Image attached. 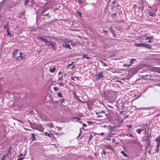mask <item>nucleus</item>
Here are the masks:
<instances>
[{"label": "nucleus", "mask_w": 160, "mask_h": 160, "mask_svg": "<svg viewBox=\"0 0 160 160\" xmlns=\"http://www.w3.org/2000/svg\"><path fill=\"white\" fill-rule=\"evenodd\" d=\"M38 40L44 42L47 46H51L53 50L55 51L56 50L57 44L55 42L53 41H48L47 39L41 36H38Z\"/></svg>", "instance_id": "f257e3e1"}, {"label": "nucleus", "mask_w": 160, "mask_h": 160, "mask_svg": "<svg viewBox=\"0 0 160 160\" xmlns=\"http://www.w3.org/2000/svg\"><path fill=\"white\" fill-rule=\"evenodd\" d=\"M96 114L97 115L98 118H101L102 119H105L108 115V114L106 113V112L104 111L97 112Z\"/></svg>", "instance_id": "f03ea898"}, {"label": "nucleus", "mask_w": 160, "mask_h": 160, "mask_svg": "<svg viewBox=\"0 0 160 160\" xmlns=\"http://www.w3.org/2000/svg\"><path fill=\"white\" fill-rule=\"evenodd\" d=\"M134 45L135 46L138 47H142L149 49H150L152 48L150 44H148L143 43H135Z\"/></svg>", "instance_id": "7ed1b4c3"}, {"label": "nucleus", "mask_w": 160, "mask_h": 160, "mask_svg": "<svg viewBox=\"0 0 160 160\" xmlns=\"http://www.w3.org/2000/svg\"><path fill=\"white\" fill-rule=\"evenodd\" d=\"M142 78L148 81L149 80L153 81L154 75H146L142 76Z\"/></svg>", "instance_id": "20e7f679"}, {"label": "nucleus", "mask_w": 160, "mask_h": 160, "mask_svg": "<svg viewBox=\"0 0 160 160\" xmlns=\"http://www.w3.org/2000/svg\"><path fill=\"white\" fill-rule=\"evenodd\" d=\"M24 2L25 5H28L29 6H31L34 3V0H25Z\"/></svg>", "instance_id": "39448f33"}, {"label": "nucleus", "mask_w": 160, "mask_h": 160, "mask_svg": "<svg viewBox=\"0 0 160 160\" xmlns=\"http://www.w3.org/2000/svg\"><path fill=\"white\" fill-rule=\"evenodd\" d=\"M103 72H100L98 73V75H96L95 76L97 77V79L98 80L99 79L102 80L103 78Z\"/></svg>", "instance_id": "423d86ee"}, {"label": "nucleus", "mask_w": 160, "mask_h": 160, "mask_svg": "<svg viewBox=\"0 0 160 160\" xmlns=\"http://www.w3.org/2000/svg\"><path fill=\"white\" fill-rule=\"evenodd\" d=\"M63 46L66 48H68L69 49H71L70 46V44H69V42H65L64 43H63Z\"/></svg>", "instance_id": "0eeeda50"}, {"label": "nucleus", "mask_w": 160, "mask_h": 160, "mask_svg": "<svg viewBox=\"0 0 160 160\" xmlns=\"http://www.w3.org/2000/svg\"><path fill=\"white\" fill-rule=\"evenodd\" d=\"M155 140L157 143V146H156L159 147L160 145V135L157 137Z\"/></svg>", "instance_id": "6e6552de"}, {"label": "nucleus", "mask_w": 160, "mask_h": 160, "mask_svg": "<svg viewBox=\"0 0 160 160\" xmlns=\"http://www.w3.org/2000/svg\"><path fill=\"white\" fill-rule=\"evenodd\" d=\"M103 147L105 148H106V149L111 150H112V151H113V150L112 149V146H111L110 145H108L104 146H103Z\"/></svg>", "instance_id": "1a4fd4ad"}, {"label": "nucleus", "mask_w": 160, "mask_h": 160, "mask_svg": "<svg viewBox=\"0 0 160 160\" xmlns=\"http://www.w3.org/2000/svg\"><path fill=\"white\" fill-rule=\"evenodd\" d=\"M153 81H157L160 82V76H157L155 77L154 75V77H153Z\"/></svg>", "instance_id": "9d476101"}, {"label": "nucleus", "mask_w": 160, "mask_h": 160, "mask_svg": "<svg viewBox=\"0 0 160 160\" xmlns=\"http://www.w3.org/2000/svg\"><path fill=\"white\" fill-rule=\"evenodd\" d=\"M18 50L17 49H14V51H13L12 52V55L13 56L15 57L16 55V54L18 53Z\"/></svg>", "instance_id": "9b49d317"}, {"label": "nucleus", "mask_w": 160, "mask_h": 160, "mask_svg": "<svg viewBox=\"0 0 160 160\" xmlns=\"http://www.w3.org/2000/svg\"><path fill=\"white\" fill-rule=\"evenodd\" d=\"M43 134L44 135L48 136L49 137L51 138L53 137V135L52 134H48L47 132H44Z\"/></svg>", "instance_id": "f8f14e48"}, {"label": "nucleus", "mask_w": 160, "mask_h": 160, "mask_svg": "<svg viewBox=\"0 0 160 160\" xmlns=\"http://www.w3.org/2000/svg\"><path fill=\"white\" fill-rule=\"evenodd\" d=\"M149 16L151 17H155L156 16L155 12H148Z\"/></svg>", "instance_id": "ddd939ff"}, {"label": "nucleus", "mask_w": 160, "mask_h": 160, "mask_svg": "<svg viewBox=\"0 0 160 160\" xmlns=\"http://www.w3.org/2000/svg\"><path fill=\"white\" fill-rule=\"evenodd\" d=\"M145 129H141V128H138L136 130V132L138 133V134H141V132L142 131H143Z\"/></svg>", "instance_id": "4468645a"}, {"label": "nucleus", "mask_w": 160, "mask_h": 160, "mask_svg": "<svg viewBox=\"0 0 160 160\" xmlns=\"http://www.w3.org/2000/svg\"><path fill=\"white\" fill-rule=\"evenodd\" d=\"M110 32L112 34H113L115 32V30L113 29L112 27L111 26L109 28Z\"/></svg>", "instance_id": "2eb2a0df"}, {"label": "nucleus", "mask_w": 160, "mask_h": 160, "mask_svg": "<svg viewBox=\"0 0 160 160\" xmlns=\"http://www.w3.org/2000/svg\"><path fill=\"white\" fill-rule=\"evenodd\" d=\"M56 69V68H55V66H53L52 68H50V72L51 73L54 72Z\"/></svg>", "instance_id": "dca6fc26"}, {"label": "nucleus", "mask_w": 160, "mask_h": 160, "mask_svg": "<svg viewBox=\"0 0 160 160\" xmlns=\"http://www.w3.org/2000/svg\"><path fill=\"white\" fill-rule=\"evenodd\" d=\"M31 135H32V137L31 138L32 139V142H33L34 140H35L36 139V138L35 136V135L34 134L32 133Z\"/></svg>", "instance_id": "f3484780"}, {"label": "nucleus", "mask_w": 160, "mask_h": 160, "mask_svg": "<svg viewBox=\"0 0 160 160\" xmlns=\"http://www.w3.org/2000/svg\"><path fill=\"white\" fill-rule=\"evenodd\" d=\"M137 61V59L135 58H132L130 61V65L133 63L134 61Z\"/></svg>", "instance_id": "a211bd4d"}, {"label": "nucleus", "mask_w": 160, "mask_h": 160, "mask_svg": "<svg viewBox=\"0 0 160 160\" xmlns=\"http://www.w3.org/2000/svg\"><path fill=\"white\" fill-rule=\"evenodd\" d=\"M82 58H87L88 59H89L90 58L89 57H88V55L85 54L83 55Z\"/></svg>", "instance_id": "6ab92c4d"}, {"label": "nucleus", "mask_w": 160, "mask_h": 160, "mask_svg": "<svg viewBox=\"0 0 160 160\" xmlns=\"http://www.w3.org/2000/svg\"><path fill=\"white\" fill-rule=\"evenodd\" d=\"M121 153L123 155V156L124 157H128V156L127 154H126V153H125L124 152V151H121Z\"/></svg>", "instance_id": "aec40b11"}, {"label": "nucleus", "mask_w": 160, "mask_h": 160, "mask_svg": "<svg viewBox=\"0 0 160 160\" xmlns=\"http://www.w3.org/2000/svg\"><path fill=\"white\" fill-rule=\"evenodd\" d=\"M117 16V14L116 13H113L111 15V17L112 18H114L116 19V17Z\"/></svg>", "instance_id": "412c9836"}, {"label": "nucleus", "mask_w": 160, "mask_h": 160, "mask_svg": "<svg viewBox=\"0 0 160 160\" xmlns=\"http://www.w3.org/2000/svg\"><path fill=\"white\" fill-rule=\"evenodd\" d=\"M159 147L156 146L155 148V152L157 153H158V152L159 151Z\"/></svg>", "instance_id": "4be33fe9"}, {"label": "nucleus", "mask_w": 160, "mask_h": 160, "mask_svg": "<svg viewBox=\"0 0 160 160\" xmlns=\"http://www.w3.org/2000/svg\"><path fill=\"white\" fill-rule=\"evenodd\" d=\"M76 13L80 17V18H82V14L79 11H76Z\"/></svg>", "instance_id": "5701e85b"}, {"label": "nucleus", "mask_w": 160, "mask_h": 160, "mask_svg": "<svg viewBox=\"0 0 160 160\" xmlns=\"http://www.w3.org/2000/svg\"><path fill=\"white\" fill-rule=\"evenodd\" d=\"M9 22H6V24L4 25V26H3V28L6 29H7V28L8 26V24Z\"/></svg>", "instance_id": "b1692460"}, {"label": "nucleus", "mask_w": 160, "mask_h": 160, "mask_svg": "<svg viewBox=\"0 0 160 160\" xmlns=\"http://www.w3.org/2000/svg\"><path fill=\"white\" fill-rule=\"evenodd\" d=\"M47 10V9H44L43 10H42L41 11V17L42 16V15H43V14L45 13V12Z\"/></svg>", "instance_id": "393cba45"}, {"label": "nucleus", "mask_w": 160, "mask_h": 160, "mask_svg": "<svg viewBox=\"0 0 160 160\" xmlns=\"http://www.w3.org/2000/svg\"><path fill=\"white\" fill-rule=\"evenodd\" d=\"M8 154H6L3 156V159H8Z\"/></svg>", "instance_id": "a878e982"}, {"label": "nucleus", "mask_w": 160, "mask_h": 160, "mask_svg": "<svg viewBox=\"0 0 160 160\" xmlns=\"http://www.w3.org/2000/svg\"><path fill=\"white\" fill-rule=\"evenodd\" d=\"M7 32L8 33L7 34V35L8 36H10V37H11V34L10 33V32H9V28H8L7 29Z\"/></svg>", "instance_id": "bb28decb"}, {"label": "nucleus", "mask_w": 160, "mask_h": 160, "mask_svg": "<svg viewBox=\"0 0 160 160\" xmlns=\"http://www.w3.org/2000/svg\"><path fill=\"white\" fill-rule=\"evenodd\" d=\"M20 57H21V60H25L26 58V57L25 55H20Z\"/></svg>", "instance_id": "cd10ccee"}, {"label": "nucleus", "mask_w": 160, "mask_h": 160, "mask_svg": "<svg viewBox=\"0 0 160 160\" xmlns=\"http://www.w3.org/2000/svg\"><path fill=\"white\" fill-rule=\"evenodd\" d=\"M57 96H58L60 98H62L63 97L62 95V94L60 92H58Z\"/></svg>", "instance_id": "c85d7f7f"}, {"label": "nucleus", "mask_w": 160, "mask_h": 160, "mask_svg": "<svg viewBox=\"0 0 160 160\" xmlns=\"http://www.w3.org/2000/svg\"><path fill=\"white\" fill-rule=\"evenodd\" d=\"M42 16H46L49 18H50L51 17V16L48 13L42 15Z\"/></svg>", "instance_id": "c756f323"}, {"label": "nucleus", "mask_w": 160, "mask_h": 160, "mask_svg": "<svg viewBox=\"0 0 160 160\" xmlns=\"http://www.w3.org/2000/svg\"><path fill=\"white\" fill-rule=\"evenodd\" d=\"M147 125H146V124H145L144 125V126L143 127V129H145L144 130L145 131V132L144 133H146V129H147Z\"/></svg>", "instance_id": "7c9ffc66"}, {"label": "nucleus", "mask_w": 160, "mask_h": 160, "mask_svg": "<svg viewBox=\"0 0 160 160\" xmlns=\"http://www.w3.org/2000/svg\"><path fill=\"white\" fill-rule=\"evenodd\" d=\"M147 146L146 147H149L151 145V142L150 141H148L146 142Z\"/></svg>", "instance_id": "2f4dec72"}, {"label": "nucleus", "mask_w": 160, "mask_h": 160, "mask_svg": "<svg viewBox=\"0 0 160 160\" xmlns=\"http://www.w3.org/2000/svg\"><path fill=\"white\" fill-rule=\"evenodd\" d=\"M153 36H152V37H147L146 38L145 40H148L149 39V40H151V39H152L153 38Z\"/></svg>", "instance_id": "473e14b6"}, {"label": "nucleus", "mask_w": 160, "mask_h": 160, "mask_svg": "<svg viewBox=\"0 0 160 160\" xmlns=\"http://www.w3.org/2000/svg\"><path fill=\"white\" fill-rule=\"evenodd\" d=\"M92 136H93L92 135H91L89 137V138L88 139V142H90V141H91L92 138Z\"/></svg>", "instance_id": "72a5a7b5"}, {"label": "nucleus", "mask_w": 160, "mask_h": 160, "mask_svg": "<svg viewBox=\"0 0 160 160\" xmlns=\"http://www.w3.org/2000/svg\"><path fill=\"white\" fill-rule=\"evenodd\" d=\"M75 78H76L77 80L78 79V78L77 77H72L71 78V80H72L76 81Z\"/></svg>", "instance_id": "f704fd0d"}, {"label": "nucleus", "mask_w": 160, "mask_h": 160, "mask_svg": "<svg viewBox=\"0 0 160 160\" xmlns=\"http://www.w3.org/2000/svg\"><path fill=\"white\" fill-rule=\"evenodd\" d=\"M101 63H102V64L103 65L105 66H107V64L104 62L100 61Z\"/></svg>", "instance_id": "c9c22d12"}, {"label": "nucleus", "mask_w": 160, "mask_h": 160, "mask_svg": "<svg viewBox=\"0 0 160 160\" xmlns=\"http://www.w3.org/2000/svg\"><path fill=\"white\" fill-rule=\"evenodd\" d=\"M21 60V57H20V55L18 57H16V60L17 61H19Z\"/></svg>", "instance_id": "e433bc0d"}, {"label": "nucleus", "mask_w": 160, "mask_h": 160, "mask_svg": "<svg viewBox=\"0 0 160 160\" xmlns=\"http://www.w3.org/2000/svg\"><path fill=\"white\" fill-rule=\"evenodd\" d=\"M87 123L91 125L93 124L94 122L90 121H88Z\"/></svg>", "instance_id": "4c0bfd02"}, {"label": "nucleus", "mask_w": 160, "mask_h": 160, "mask_svg": "<svg viewBox=\"0 0 160 160\" xmlns=\"http://www.w3.org/2000/svg\"><path fill=\"white\" fill-rule=\"evenodd\" d=\"M48 126L50 128H53V125L52 123H50L48 124Z\"/></svg>", "instance_id": "58836bf2"}, {"label": "nucleus", "mask_w": 160, "mask_h": 160, "mask_svg": "<svg viewBox=\"0 0 160 160\" xmlns=\"http://www.w3.org/2000/svg\"><path fill=\"white\" fill-rule=\"evenodd\" d=\"M58 84L59 86H64V84L61 82H60Z\"/></svg>", "instance_id": "ea45409f"}, {"label": "nucleus", "mask_w": 160, "mask_h": 160, "mask_svg": "<svg viewBox=\"0 0 160 160\" xmlns=\"http://www.w3.org/2000/svg\"><path fill=\"white\" fill-rule=\"evenodd\" d=\"M101 153L102 154H103L104 155H105L106 154V152L104 150H103L102 151V152Z\"/></svg>", "instance_id": "a19ab883"}, {"label": "nucleus", "mask_w": 160, "mask_h": 160, "mask_svg": "<svg viewBox=\"0 0 160 160\" xmlns=\"http://www.w3.org/2000/svg\"><path fill=\"white\" fill-rule=\"evenodd\" d=\"M130 66V64L127 65L126 63H124V64L123 65V66L124 67H129Z\"/></svg>", "instance_id": "79ce46f5"}, {"label": "nucleus", "mask_w": 160, "mask_h": 160, "mask_svg": "<svg viewBox=\"0 0 160 160\" xmlns=\"http://www.w3.org/2000/svg\"><path fill=\"white\" fill-rule=\"evenodd\" d=\"M53 89L55 91H57L58 90V88L56 87H54Z\"/></svg>", "instance_id": "37998d69"}, {"label": "nucleus", "mask_w": 160, "mask_h": 160, "mask_svg": "<svg viewBox=\"0 0 160 160\" xmlns=\"http://www.w3.org/2000/svg\"><path fill=\"white\" fill-rule=\"evenodd\" d=\"M25 158V157H21L18 158L17 160H22Z\"/></svg>", "instance_id": "c03bdc74"}, {"label": "nucleus", "mask_w": 160, "mask_h": 160, "mask_svg": "<svg viewBox=\"0 0 160 160\" xmlns=\"http://www.w3.org/2000/svg\"><path fill=\"white\" fill-rule=\"evenodd\" d=\"M146 138H150L151 137V134H150L149 135L148 134L147 136H146Z\"/></svg>", "instance_id": "a18cd8bd"}, {"label": "nucleus", "mask_w": 160, "mask_h": 160, "mask_svg": "<svg viewBox=\"0 0 160 160\" xmlns=\"http://www.w3.org/2000/svg\"><path fill=\"white\" fill-rule=\"evenodd\" d=\"M82 128H82H80L79 129V130L80 131V132H79V134H78V136H80L81 135V134H82V131H81V129Z\"/></svg>", "instance_id": "49530a36"}, {"label": "nucleus", "mask_w": 160, "mask_h": 160, "mask_svg": "<svg viewBox=\"0 0 160 160\" xmlns=\"http://www.w3.org/2000/svg\"><path fill=\"white\" fill-rule=\"evenodd\" d=\"M128 129H130L132 127V125L131 124L129 125L128 126Z\"/></svg>", "instance_id": "de8ad7c7"}, {"label": "nucleus", "mask_w": 160, "mask_h": 160, "mask_svg": "<svg viewBox=\"0 0 160 160\" xmlns=\"http://www.w3.org/2000/svg\"><path fill=\"white\" fill-rule=\"evenodd\" d=\"M73 62H72L71 64H69L68 65L67 67H69L70 66L72 65L73 64Z\"/></svg>", "instance_id": "09e8293b"}, {"label": "nucleus", "mask_w": 160, "mask_h": 160, "mask_svg": "<svg viewBox=\"0 0 160 160\" xmlns=\"http://www.w3.org/2000/svg\"><path fill=\"white\" fill-rule=\"evenodd\" d=\"M116 0H113L112 1V3L113 4H114L116 3Z\"/></svg>", "instance_id": "8fccbe9b"}, {"label": "nucleus", "mask_w": 160, "mask_h": 160, "mask_svg": "<svg viewBox=\"0 0 160 160\" xmlns=\"http://www.w3.org/2000/svg\"><path fill=\"white\" fill-rule=\"evenodd\" d=\"M116 141V140L115 139H114V138H113V139L112 140V142H115Z\"/></svg>", "instance_id": "3c124183"}, {"label": "nucleus", "mask_w": 160, "mask_h": 160, "mask_svg": "<svg viewBox=\"0 0 160 160\" xmlns=\"http://www.w3.org/2000/svg\"><path fill=\"white\" fill-rule=\"evenodd\" d=\"M137 6V5H136V4H134V6H133V8H134V10H135V9H136V8Z\"/></svg>", "instance_id": "603ef678"}, {"label": "nucleus", "mask_w": 160, "mask_h": 160, "mask_svg": "<svg viewBox=\"0 0 160 160\" xmlns=\"http://www.w3.org/2000/svg\"><path fill=\"white\" fill-rule=\"evenodd\" d=\"M80 120H81V119L80 118H79L78 117H77V121L78 122V121Z\"/></svg>", "instance_id": "864d4df0"}, {"label": "nucleus", "mask_w": 160, "mask_h": 160, "mask_svg": "<svg viewBox=\"0 0 160 160\" xmlns=\"http://www.w3.org/2000/svg\"><path fill=\"white\" fill-rule=\"evenodd\" d=\"M75 65H73L71 68V69H73L74 68H75Z\"/></svg>", "instance_id": "5fc2aeb1"}, {"label": "nucleus", "mask_w": 160, "mask_h": 160, "mask_svg": "<svg viewBox=\"0 0 160 160\" xmlns=\"http://www.w3.org/2000/svg\"><path fill=\"white\" fill-rule=\"evenodd\" d=\"M145 141H147V142H148V141H150V140L149 139V138H147L146 139H145Z\"/></svg>", "instance_id": "6e6d98bb"}, {"label": "nucleus", "mask_w": 160, "mask_h": 160, "mask_svg": "<svg viewBox=\"0 0 160 160\" xmlns=\"http://www.w3.org/2000/svg\"><path fill=\"white\" fill-rule=\"evenodd\" d=\"M113 127H111V126L110 127V128H109L110 129L112 130H113Z\"/></svg>", "instance_id": "4d7b16f0"}, {"label": "nucleus", "mask_w": 160, "mask_h": 160, "mask_svg": "<svg viewBox=\"0 0 160 160\" xmlns=\"http://www.w3.org/2000/svg\"><path fill=\"white\" fill-rule=\"evenodd\" d=\"M87 126V125L86 124H83V127H86Z\"/></svg>", "instance_id": "13d9d810"}, {"label": "nucleus", "mask_w": 160, "mask_h": 160, "mask_svg": "<svg viewBox=\"0 0 160 160\" xmlns=\"http://www.w3.org/2000/svg\"><path fill=\"white\" fill-rule=\"evenodd\" d=\"M103 32L105 33H106L107 32H108V31L107 30H103Z\"/></svg>", "instance_id": "bf43d9fd"}, {"label": "nucleus", "mask_w": 160, "mask_h": 160, "mask_svg": "<svg viewBox=\"0 0 160 160\" xmlns=\"http://www.w3.org/2000/svg\"><path fill=\"white\" fill-rule=\"evenodd\" d=\"M77 117H73V118H72V119H77Z\"/></svg>", "instance_id": "052dcab7"}, {"label": "nucleus", "mask_w": 160, "mask_h": 160, "mask_svg": "<svg viewBox=\"0 0 160 160\" xmlns=\"http://www.w3.org/2000/svg\"><path fill=\"white\" fill-rule=\"evenodd\" d=\"M151 150L150 149L149 150L148 152V153L150 154L151 155Z\"/></svg>", "instance_id": "680f3d73"}, {"label": "nucleus", "mask_w": 160, "mask_h": 160, "mask_svg": "<svg viewBox=\"0 0 160 160\" xmlns=\"http://www.w3.org/2000/svg\"><path fill=\"white\" fill-rule=\"evenodd\" d=\"M112 34L113 35V36H114V37H116V35L115 34V32H114V33H113V34Z\"/></svg>", "instance_id": "e2e57ef3"}, {"label": "nucleus", "mask_w": 160, "mask_h": 160, "mask_svg": "<svg viewBox=\"0 0 160 160\" xmlns=\"http://www.w3.org/2000/svg\"><path fill=\"white\" fill-rule=\"evenodd\" d=\"M57 128L59 130L60 128V129L62 128H60L58 126H57Z\"/></svg>", "instance_id": "0e129e2a"}, {"label": "nucleus", "mask_w": 160, "mask_h": 160, "mask_svg": "<svg viewBox=\"0 0 160 160\" xmlns=\"http://www.w3.org/2000/svg\"><path fill=\"white\" fill-rule=\"evenodd\" d=\"M115 6L112 5V9H114L115 8Z\"/></svg>", "instance_id": "69168bd1"}, {"label": "nucleus", "mask_w": 160, "mask_h": 160, "mask_svg": "<svg viewBox=\"0 0 160 160\" xmlns=\"http://www.w3.org/2000/svg\"><path fill=\"white\" fill-rule=\"evenodd\" d=\"M22 155H23V154H21L19 156H18V157H20V156H22Z\"/></svg>", "instance_id": "338daca9"}, {"label": "nucleus", "mask_w": 160, "mask_h": 160, "mask_svg": "<svg viewBox=\"0 0 160 160\" xmlns=\"http://www.w3.org/2000/svg\"><path fill=\"white\" fill-rule=\"evenodd\" d=\"M151 40H149L148 42V43H151Z\"/></svg>", "instance_id": "774afa93"}]
</instances>
